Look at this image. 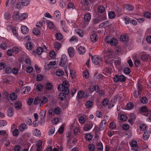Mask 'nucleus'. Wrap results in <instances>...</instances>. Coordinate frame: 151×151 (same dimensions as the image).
<instances>
[{
	"label": "nucleus",
	"instance_id": "f257e3e1",
	"mask_svg": "<svg viewBox=\"0 0 151 151\" xmlns=\"http://www.w3.org/2000/svg\"><path fill=\"white\" fill-rule=\"evenodd\" d=\"M69 86L68 82L65 81L63 82L62 85H59L58 86V90L63 92V93H60L58 95L59 99L61 101L65 99V95H67L69 92L68 89Z\"/></svg>",
	"mask_w": 151,
	"mask_h": 151
},
{
	"label": "nucleus",
	"instance_id": "f03ea898",
	"mask_svg": "<svg viewBox=\"0 0 151 151\" xmlns=\"http://www.w3.org/2000/svg\"><path fill=\"white\" fill-rule=\"evenodd\" d=\"M104 55L105 57H109L110 59H108L106 61V63L107 64H111L113 62V61L115 62H116V60H113L112 58H111L110 57V56L112 55L113 54V51L111 49H107L103 51Z\"/></svg>",
	"mask_w": 151,
	"mask_h": 151
},
{
	"label": "nucleus",
	"instance_id": "7ed1b4c3",
	"mask_svg": "<svg viewBox=\"0 0 151 151\" xmlns=\"http://www.w3.org/2000/svg\"><path fill=\"white\" fill-rule=\"evenodd\" d=\"M105 42L109 43L112 46H115L117 43V41L115 38L109 36H107L105 39Z\"/></svg>",
	"mask_w": 151,
	"mask_h": 151
},
{
	"label": "nucleus",
	"instance_id": "20e7f679",
	"mask_svg": "<svg viewBox=\"0 0 151 151\" xmlns=\"http://www.w3.org/2000/svg\"><path fill=\"white\" fill-rule=\"evenodd\" d=\"M92 62L95 65H98L102 62V59L101 57L98 55H95L92 58Z\"/></svg>",
	"mask_w": 151,
	"mask_h": 151
},
{
	"label": "nucleus",
	"instance_id": "39448f33",
	"mask_svg": "<svg viewBox=\"0 0 151 151\" xmlns=\"http://www.w3.org/2000/svg\"><path fill=\"white\" fill-rule=\"evenodd\" d=\"M30 0H21V3H18L17 4V7L18 8L21 7V5L22 6H27L29 4Z\"/></svg>",
	"mask_w": 151,
	"mask_h": 151
},
{
	"label": "nucleus",
	"instance_id": "423d86ee",
	"mask_svg": "<svg viewBox=\"0 0 151 151\" xmlns=\"http://www.w3.org/2000/svg\"><path fill=\"white\" fill-rule=\"evenodd\" d=\"M67 57L65 55H62L61 57L59 65L61 67H64L67 61Z\"/></svg>",
	"mask_w": 151,
	"mask_h": 151
},
{
	"label": "nucleus",
	"instance_id": "0eeeda50",
	"mask_svg": "<svg viewBox=\"0 0 151 151\" xmlns=\"http://www.w3.org/2000/svg\"><path fill=\"white\" fill-rule=\"evenodd\" d=\"M132 150L134 151H137L138 146L136 141L133 140L130 143Z\"/></svg>",
	"mask_w": 151,
	"mask_h": 151
},
{
	"label": "nucleus",
	"instance_id": "6e6552de",
	"mask_svg": "<svg viewBox=\"0 0 151 151\" xmlns=\"http://www.w3.org/2000/svg\"><path fill=\"white\" fill-rule=\"evenodd\" d=\"M87 96V93L86 91H80L78 93L77 97L79 99L86 97Z\"/></svg>",
	"mask_w": 151,
	"mask_h": 151
},
{
	"label": "nucleus",
	"instance_id": "1a4fd4ad",
	"mask_svg": "<svg viewBox=\"0 0 151 151\" xmlns=\"http://www.w3.org/2000/svg\"><path fill=\"white\" fill-rule=\"evenodd\" d=\"M93 126V123L92 122L86 124L83 127V129L85 131H88Z\"/></svg>",
	"mask_w": 151,
	"mask_h": 151
},
{
	"label": "nucleus",
	"instance_id": "9d476101",
	"mask_svg": "<svg viewBox=\"0 0 151 151\" xmlns=\"http://www.w3.org/2000/svg\"><path fill=\"white\" fill-rule=\"evenodd\" d=\"M77 51L78 54L80 55H83L86 52V48L83 46H80L77 49Z\"/></svg>",
	"mask_w": 151,
	"mask_h": 151
},
{
	"label": "nucleus",
	"instance_id": "9b49d317",
	"mask_svg": "<svg viewBox=\"0 0 151 151\" xmlns=\"http://www.w3.org/2000/svg\"><path fill=\"white\" fill-rule=\"evenodd\" d=\"M42 142L40 140L36 142L37 151H42Z\"/></svg>",
	"mask_w": 151,
	"mask_h": 151
},
{
	"label": "nucleus",
	"instance_id": "f8f14e48",
	"mask_svg": "<svg viewBox=\"0 0 151 151\" xmlns=\"http://www.w3.org/2000/svg\"><path fill=\"white\" fill-rule=\"evenodd\" d=\"M21 29L22 33L23 34L26 35L29 32V29L25 26H22L21 27Z\"/></svg>",
	"mask_w": 151,
	"mask_h": 151
},
{
	"label": "nucleus",
	"instance_id": "ddd939ff",
	"mask_svg": "<svg viewBox=\"0 0 151 151\" xmlns=\"http://www.w3.org/2000/svg\"><path fill=\"white\" fill-rule=\"evenodd\" d=\"M106 120L104 119L102 121L100 125L99 129V131L102 130L105 128L106 126Z\"/></svg>",
	"mask_w": 151,
	"mask_h": 151
},
{
	"label": "nucleus",
	"instance_id": "4468645a",
	"mask_svg": "<svg viewBox=\"0 0 151 151\" xmlns=\"http://www.w3.org/2000/svg\"><path fill=\"white\" fill-rule=\"evenodd\" d=\"M19 131L20 132H23L25 130L28 128L27 125L25 123H23L20 124L18 127Z\"/></svg>",
	"mask_w": 151,
	"mask_h": 151
},
{
	"label": "nucleus",
	"instance_id": "2eb2a0df",
	"mask_svg": "<svg viewBox=\"0 0 151 151\" xmlns=\"http://www.w3.org/2000/svg\"><path fill=\"white\" fill-rule=\"evenodd\" d=\"M14 108L13 107H9L7 111V114L10 117L13 116L14 114Z\"/></svg>",
	"mask_w": 151,
	"mask_h": 151
},
{
	"label": "nucleus",
	"instance_id": "dca6fc26",
	"mask_svg": "<svg viewBox=\"0 0 151 151\" xmlns=\"http://www.w3.org/2000/svg\"><path fill=\"white\" fill-rule=\"evenodd\" d=\"M68 52L70 57H73L74 55L75 50L74 48L72 47H70L68 48Z\"/></svg>",
	"mask_w": 151,
	"mask_h": 151
},
{
	"label": "nucleus",
	"instance_id": "f3484780",
	"mask_svg": "<svg viewBox=\"0 0 151 151\" xmlns=\"http://www.w3.org/2000/svg\"><path fill=\"white\" fill-rule=\"evenodd\" d=\"M120 38L121 41L123 42H126L129 40L128 36L127 35L121 36Z\"/></svg>",
	"mask_w": 151,
	"mask_h": 151
},
{
	"label": "nucleus",
	"instance_id": "a211bd4d",
	"mask_svg": "<svg viewBox=\"0 0 151 151\" xmlns=\"http://www.w3.org/2000/svg\"><path fill=\"white\" fill-rule=\"evenodd\" d=\"M22 104L20 101H16L14 104L15 108L17 110L21 109L22 107Z\"/></svg>",
	"mask_w": 151,
	"mask_h": 151
},
{
	"label": "nucleus",
	"instance_id": "6ab92c4d",
	"mask_svg": "<svg viewBox=\"0 0 151 151\" xmlns=\"http://www.w3.org/2000/svg\"><path fill=\"white\" fill-rule=\"evenodd\" d=\"M47 26L50 29H53L55 27V26L52 21H48L47 22Z\"/></svg>",
	"mask_w": 151,
	"mask_h": 151
},
{
	"label": "nucleus",
	"instance_id": "aec40b11",
	"mask_svg": "<svg viewBox=\"0 0 151 151\" xmlns=\"http://www.w3.org/2000/svg\"><path fill=\"white\" fill-rule=\"evenodd\" d=\"M99 88L98 86L96 85L94 86H91L89 88V90L91 93H92L93 91L97 90H98Z\"/></svg>",
	"mask_w": 151,
	"mask_h": 151
},
{
	"label": "nucleus",
	"instance_id": "412c9836",
	"mask_svg": "<svg viewBox=\"0 0 151 151\" xmlns=\"http://www.w3.org/2000/svg\"><path fill=\"white\" fill-rule=\"evenodd\" d=\"M90 39L93 42H95L98 39L97 38V35L95 34L91 35L90 36Z\"/></svg>",
	"mask_w": 151,
	"mask_h": 151
},
{
	"label": "nucleus",
	"instance_id": "4be33fe9",
	"mask_svg": "<svg viewBox=\"0 0 151 151\" xmlns=\"http://www.w3.org/2000/svg\"><path fill=\"white\" fill-rule=\"evenodd\" d=\"M46 113V110H42L40 112V115L41 116V120L42 121H43L44 120L45 117Z\"/></svg>",
	"mask_w": 151,
	"mask_h": 151
},
{
	"label": "nucleus",
	"instance_id": "5701e85b",
	"mask_svg": "<svg viewBox=\"0 0 151 151\" xmlns=\"http://www.w3.org/2000/svg\"><path fill=\"white\" fill-rule=\"evenodd\" d=\"M28 16V14L26 13H24L22 14L18 17V19L22 20L27 18Z\"/></svg>",
	"mask_w": 151,
	"mask_h": 151
},
{
	"label": "nucleus",
	"instance_id": "b1692460",
	"mask_svg": "<svg viewBox=\"0 0 151 151\" xmlns=\"http://www.w3.org/2000/svg\"><path fill=\"white\" fill-rule=\"evenodd\" d=\"M93 104V102L91 101H88L86 103V106L87 108H91Z\"/></svg>",
	"mask_w": 151,
	"mask_h": 151
},
{
	"label": "nucleus",
	"instance_id": "393cba45",
	"mask_svg": "<svg viewBox=\"0 0 151 151\" xmlns=\"http://www.w3.org/2000/svg\"><path fill=\"white\" fill-rule=\"evenodd\" d=\"M33 134L36 136L39 137L41 135L40 131L37 129H36L33 131Z\"/></svg>",
	"mask_w": 151,
	"mask_h": 151
},
{
	"label": "nucleus",
	"instance_id": "a878e982",
	"mask_svg": "<svg viewBox=\"0 0 151 151\" xmlns=\"http://www.w3.org/2000/svg\"><path fill=\"white\" fill-rule=\"evenodd\" d=\"M140 111L141 112L144 113V115L145 116L146 113H148V111L150 109L148 110L147 107L146 106H143L140 108Z\"/></svg>",
	"mask_w": 151,
	"mask_h": 151
},
{
	"label": "nucleus",
	"instance_id": "bb28decb",
	"mask_svg": "<svg viewBox=\"0 0 151 151\" xmlns=\"http://www.w3.org/2000/svg\"><path fill=\"white\" fill-rule=\"evenodd\" d=\"M124 7L126 9L129 11L133 10L134 9V7L132 5L129 4H126L124 5Z\"/></svg>",
	"mask_w": 151,
	"mask_h": 151
},
{
	"label": "nucleus",
	"instance_id": "cd10ccee",
	"mask_svg": "<svg viewBox=\"0 0 151 151\" xmlns=\"http://www.w3.org/2000/svg\"><path fill=\"white\" fill-rule=\"evenodd\" d=\"M148 113H146L145 116H148L149 117L147 118L146 120L148 122H151V110H149L148 111Z\"/></svg>",
	"mask_w": 151,
	"mask_h": 151
},
{
	"label": "nucleus",
	"instance_id": "c85d7f7f",
	"mask_svg": "<svg viewBox=\"0 0 151 151\" xmlns=\"http://www.w3.org/2000/svg\"><path fill=\"white\" fill-rule=\"evenodd\" d=\"M61 109L59 107H57L55 108L53 112L56 115H58L61 112Z\"/></svg>",
	"mask_w": 151,
	"mask_h": 151
},
{
	"label": "nucleus",
	"instance_id": "c756f323",
	"mask_svg": "<svg viewBox=\"0 0 151 151\" xmlns=\"http://www.w3.org/2000/svg\"><path fill=\"white\" fill-rule=\"evenodd\" d=\"M19 13L18 12H14L12 15V18L14 20H17L18 19V17H19Z\"/></svg>",
	"mask_w": 151,
	"mask_h": 151
},
{
	"label": "nucleus",
	"instance_id": "7c9ffc66",
	"mask_svg": "<svg viewBox=\"0 0 151 151\" xmlns=\"http://www.w3.org/2000/svg\"><path fill=\"white\" fill-rule=\"evenodd\" d=\"M91 15L89 14H86L84 15V20L87 22H89L91 19Z\"/></svg>",
	"mask_w": 151,
	"mask_h": 151
},
{
	"label": "nucleus",
	"instance_id": "2f4dec72",
	"mask_svg": "<svg viewBox=\"0 0 151 151\" xmlns=\"http://www.w3.org/2000/svg\"><path fill=\"white\" fill-rule=\"evenodd\" d=\"M75 32L77 33L80 37H83L84 34L83 30L80 29H76L75 30Z\"/></svg>",
	"mask_w": 151,
	"mask_h": 151
},
{
	"label": "nucleus",
	"instance_id": "473e14b6",
	"mask_svg": "<svg viewBox=\"0 0 151 151\" xmlns=\"http://www.w3.org/2000/svg\"><path fill=\"white\" fill-rule=\"evenodd\" d=\"M17 98V95L16 93H12L10 95V99L11 100H16Z\"/></svg>",
	"mask_w": 151,
	"mask_h": 151
},
{
	"label": "nucleus",
	"instance_id": "72a5a7b5",
	"mask_svg": "<svg viewBox=\"0 0 151 151\" xmlns=\"http://www.w3.org/2000/svg\"><path fill=\"white\" fill-rule=\"evenodd\" d=\"M67 9L69 10L73 9H75V5L74 3H71L68 4L67 6Z\"/></svg>",
	"mask_w": 151,
	"mask_h": 151
},
{
	"label": "nucleus",
	"instance_id": "f704fd0d",
	"mask_svg": "<svg viewBox=\"0 0 151 151\" xmlns=\"http://www.w3.org/2000/svg\"><path fill=\"white\" fill-rule=\"evenodd\" d=\"M12 134L14 137H17L19 134V131L17 129H15L12 132Z\"/></svg>",
	"mask_w": 151,
	"mask_h": 151
},
{
	"label": "nucleus",
	"instance_id": "c9c22d12",
	"mask_svg": "<svg viewBox=\"0 0 151 151\" xmlns=\"http://www.w3.org/2000/svg\"><path fill=\"white\" fill-rule=\"evenodd\" d=\"M120 119L122 121L124 122L126 121L127 119V116L124 114L120 115L119 117Z\"/></svg>",
	"mask_w": 151,
	"mask_h": 151
},
{
	"label": "nucleus",
	"instance_id": "e433bc0d",
	"mask_svg": "<svg viewBox=\"0 0 151 151\" xmlns=\"http://www.w3.org/2000/svg\"><path fill=\"white\" fill-rule=\"evenodd\" d=\"M56 73L57 76H61L63 75L64 72L61 70L59 69L56 71Z\"/></svg>",
	"mask_w": 151,
	"mask_h": 151
},
{
	"label": "nucleus",
	"instance_id": "4c0bfd02",
	"mask_svg": "<svg viewBox=\"0 0 151 151\" xmlns=\"http://www.w3.org/2000/svg\"><path fill=\"white\" fill-rule=\"evenodd\" d=\"M54 17L55 18L57 19L59 18L60 17V13L59 11L57 10L54 13Z\"/></svg>",
	"mask_w": 151,
	"mask_h": 151
},
{
	"label": "nucleus",
	"instance_id": "58836bf2",
	"mask_svg": "<svg viewBox=\"0 0 151 151\" xmlns=\"http://www.w3.org/2000/svg\"><path fill=\"white\" fill-rule=\"evenodd\" d=\"M26 47L27 49L30 50L33 48V44L31 42H28L26 44Z\"/></svg>",
	"mask_w": 151,
	"mask_h": 151
},
{
	"label": "nucleus",
	"instance_id": "ea45409f",
	"mask_svg": "<svg viewBox=\"0 0 151 151\" xmlns=\"http://www.w3.org/2000/svg\"><path fill=\"white\" fill-rule=\"evenodd\" d=\"M148 99L145 97H142L141 99V101L142 103L143 104H145L148 102Z\"/></svg>",
	"mask_w": 151,
	"mask_h": 151
},
{
	"label": "nucleus",
	"instance_id": "a19ab883",
	"mask_svg": "<svg viewBox=\"0 0 151 151\" xmlns=\"http://www.w3.org/2000/svg\"><path fill=\"white\" fill-rule=\"evenodd\" d=\"M123 18L125 21V23L126 24H128L131 22V19L127 16L124 17Z\"/></svg>",
	"mask_w": 151,
	"mask_h": 151
},
{
	"label": "nucleus",
	"instance_id": "79ce46f5",
	"mask_svg": "<svg viewBox=\"0 0 151 151\" xmlns=\"http://www.w3.org/2000/svg\"><path fill=\"white\" fill-rule=\"evenodd\" d=\"M98 11L101 13L104 12L105 10V8L103 6H100L98 8Z\"/></svg>",
	"mask_w": 151,
	"mask_h": 151
},
{
	"label": "nucleus",
	"instance_id": "37998d69",
	"mask_svg": "<svg viewBox=\"0 0 151 151\" xmlns=\"http://www.w3.org/2000/svg\"><path fill=\"white\" fill-rule=\"evenodd\" d=\"M43 51V49L41 47H38L37 48L36 51L37 54L38 55H40L42 54Z\"/></svg>",
	"mask_w": 151,
	"mask_h": 151
},
{
	"label": "nucleus",
	"instance_id": "c03bdc74",
	"mask_svg": "<svg viewBox=\"0 0 151 151\" xmlns=\"http://www.w3.org/2000/svg\"><path fill=\"white\" fill-rule=\"evenodd\" d=\"M108 15L109 18L110 19H113L116 16L115 12H110L108 14Z\"/></svg>",
	"mask_w": 151,
	"mask_h": 151
},
{
	"label": "nucleus",
	"instance_id": "a18cd8bd",
	"mask_svg": "<svg viewBox=\"0 0 151 151\" xmlns=\"http://www.w3.org/2000/svg\"><path fill=\"white\" fill-rule=\"evenodd\" d=\"M10 14L8 12H6L4 14V17L5 19L6 20H9L10 18Z\"/></svg>",
	"mask_w": 151,
	"mask_h": 151
},
{
	"label": "nucleus",
	"instance_id": "49530a36",
	"mask_svg": "<svg viewBox=\"0 0 151 151\" xmlns=\"http://www.w3.org/2000/svg\"><path fill=\"white\" fill-rule=\"evenodd\" d=\"M150 135L147 132H144L143 134V139L145 140H147L149 137Z\"/></svg>",
	"mask_w": 151,
	"mask_h": 151
},
{
	"label": "nucleus",
	"instance_id": "de8ad7c7",
	"mask_svg": "<svg viewBox=\"0 0 151 151\" xmlns=\"http://www.w3.org/2000/svg\"><path fill=\"white\" fill-rule=\"evenodd\" d=\"M56 37L57 39L59 40H61L63 37L62 34L60 33H56Z\"/></svg>",
	"mask_w": 151,
	"mask_h": 151
},
{
	"label": "nucleus",
	"instance_id": "09e8293b",
	"mask_svg": "<svg viewBox=\"0 0 151 151\" xmlns=\"http://www.w3.org/2000/svg\"><path fill=\"white\" fill-rule=\"evenodd\" d=\"M33 33L36 35H38L40 34V32L39 30L35 28L33 30Z\"/></svg>",
	"mask_w": 151,
	"mask_h": 151
},
{
	"label": "nucleus",
	"instance_id": "8fccbe9b",
	"mask_svg": "<svg viewBox=\"0 0 151 151\" xmlns=\"http://www.w3.org/2000/svg\"><path fill=\"white\" fill-rule=\"evenodd\" d=\"M109 102V100L107 99H104L102 101V104L104 106H107L108 105Z\"/></svg>",
	"mask_w": 151,
	"mask_h": 151
},
{
	"label": "nucleus",
	"instance_id": "3c124183",
	"mask_svg": "<svg viewBox=\"0 0 151 151\" xmlns=\"http://www.w3.org/2000/svg\"><path fill=\"white\" fill-rule=\"evenodd\" d=\"M137 88L138 89V94L139 95L140 94V93L139 92V91H141L142 90V86L139 84V83H137Z\"/></svg>",
	"mask_w": 151,
	"mask_h": 151
},
{
	"label": "nucleus",
	"instance_id": "603ef678",
	"mask_svg": "<svg viewBox=\"0 0 151 151\" xmlns=\"http://www.w3.org/2000/svg\"><path fill=\"white\" fill-rule=\"evenodd\" d=\"M86 138L88 141L90 140L92 138V136L89 133L86 134L85 136Z\"/></svg>",
	"mask_w": 151,
	"mask_h": 151
},
{
	"label": "nucleus",
	"instance_id": "864d4df0",
	"mask_svg": "<svg viewBox=\"0 0 151 151\" xmlns=\"http://www.w3.org/2000/svg\"><path fill=\"white\" fill-rule=\"evenodd\" d=\"M45 87L47 90H50L52 88V85L50 83H47Z\"/></svg>",
	"mask_w": 151,
	"mask_h": 151
},
{
	"label": "nucleus",
	"instance_id": "5fc2aeb1",
	"mask_svg": "<svg viewBox=\"0 0 151 151\" xmlns=\"http://www.w3.org/2000/svg\"><path fill=\"white\" fill-rule=\"evenodd\" d=\"M88 148L90 151H93L95 149V146L92 144H90L88 145Z\"/></svg>",
	"mask_w": 151,
	"mask_h": 151
},
{
	"label": "nucleus",
	"instance_id": "6e6d98bb",
	"mask_svg": "<svg viewBox=\"0 0 151 151\" xmlns=\"http://www.w3.org/2000/svg\"><path fill=\"white\" fill-rule=\"evenodd\" d=\"M7 124L6 122L4 120H0V127H2L6 125Z\"/></svg>",
	"mask_w": 151,
	"mask_h": 151
},
{
	"label": "nucleus",
	"instance_id": "4d7b16f0",
	"mask_svg": "<svg viewBox=\"0 0 151 151\" xmlns=\"http://www.w3.org/2000/svg\"><path fill=\"white\" fill-rule=\"evenodd\" d=\"M134 106V104L131 102L128 103L127 105V107L129 109H132L133 108Z\"/></svg>",
	"mask_w": 151,
	"mask_h": 151
},
{
	"label": "nucleus",
	"instance_id": "13d9d810",
	"mask_svg": "<svg viewBox=\"0 0 151 151\" xmlns=\"http://www.w3.org/2000/svg\"><path fill=\"white\" fill-rule=\"evenodd\" d=\"M12 50V52L14 54H16L17 53L19 50V49L18 48L14 47H13L11 49Z\"/></svg>",
	"mask_w": 151,
	"mask_h": 151
},
{
	"label": "nucleus",
	"instance_id": "bf43d9fd",
	"mask_svg": "<svg viewBox=\"0 0 151 151\" xmlns=\"http://www.w3.org/2000/svg\"><path fill=\"white\" fill-rule=\"evenodd\" d=\"M116 127L115 124L113 122H111L109 125V128L111 129H114Z\"/></svg>",
	"mask_w": 151,
	"mask_h": 151
},
{
	"label": "nucleus",
	"instance_id": "052dcab7",
	"mask_svg": "<svg viewBox=\"0 0 151 151\" xmlns=\"http://www.w3.org/2000/svg\"><path fill=\"white\" fill-rule=\"evenodd\" d=\"M134 64L136 67H138L141 65L140 61L138 59H136L134 61Z\"/></svg>",
	"mask_w": 151,
	"mask_h": 151
},
{
	"label": "nucleus",
	"instance_id": "680f3d73",
	"mask_svg": "<svg viewBox=\"0 0 151 151\" xmlns=\"http://www.w3.org/2000/svg\"><path fill=\"white\" fill-rule=\"evenodd\" d=\"M33 70L32 67L31 66H29L26 68V71L27 73H30L32 72Z\"/></svg>",
	"mask_w": 151,
	"mask_h": 151
},
{
	"label": "nucleus",
	"instance_id": "e2e57ef3",
	"mask_svg": "<svg viewBox=\"0 0 151 151\" xmlns=\"http://www.w3.org/2000/svg\"><path fill=\"white\" fill-rule=\"evenodd\" d=\"M148 58V56L147 55L145 54L141 57V60L144 61H147Z\"/></svg>",
	"mask_w": 151,
	"mask_h": 151
},
{
	"label": "nucleus",
	"instance_id": "0e129e2a",
	"mask_svg": "<svg viewBox=\"0 0 151 151\" xmlns=\"http://www.w3.org/2000/svg\"><path fill=\"white\" fill-rule=\"evenodd\" d=\"M12 31L13 35L17 37L18 36V34L17 32L16 27H13L12 29Z\"/></svg>",
	"mask_w": 151,
	"mask_h": 151
},
{
	"label": "nucleus",
	"instance_id": "69168bd1",
	"mask_svg": "<svg viewBox=\"0 0 151 151\" xmlns=\"http://www.w3.org/2000/svg\"><path fill=\"white\" fill-rule=\"evenodd\" d=\"M83 76L87 78L89 77L88 72V70H85L83 71Z\"/></svg>",
	"mask_w": 151,
	"mask_h": 151
},
{
	"label": "nucleus",
	"instance_id": "338daca9",
	"mask_svg": "<svg viewBox=\"0 0 151 151\" xmlns=\"http://www.w3.org/2000/svg\"><path fill=\"white\" fill-rule=\"evenodd\" d=\"M79 122L82 124H83L86 121V119L83 116H81L79 118Z\"/></svg>",
	"mask_w": 151,
	"mask_h": 151
},
{
	"label": "nucleus",
	"instance_id": "774afa93",
	"mask_svg": "<svg viewBox=\"0 0 151 151\" xmlns=\"http://www.w3.org/2000/svg\"><path fill=\"white\" fill-rule=\"evenodd\" d=\"M113 79L115 82H117L119 81V76L118 75H115Z\"/></svg>",
	"mask_w": 151,
	"mask_h": 151
}]
</instances>
